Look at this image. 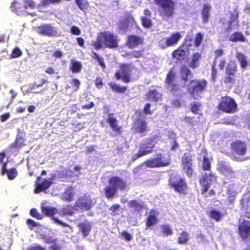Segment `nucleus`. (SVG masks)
Listing matches in <instances>:
<instances>
[{
	"label": "nucleus",
	"instance_id": "1",
	"mask_svg": "<svg viewBox=\"0 0 250 250\" xmlns=\"http://www.w3.org/2000/svg\"><path fill=\"white\" fill-rule=\"evenodd\" d=\"M119 42L117 35L112 32L104 31L98 34L96 41L91 44V46L96 50L102 47L115 49L118 47Z\"/></svg>",
	"mask_w": 250,
	"mask_h": 250
},
{
	"label": "nucleus",
	"instance_id": "2",
	"mask_svg": "<svg viewBox=\"0 0 250 250\" xmlns=\"http://www.w3.org/2000/svg\"><path fill=\"white\" fill-rule=\"evenodd\" d=\"M109 185L104 188L105 196L108 199L116 196L118 189L121 191L127 188L126 182L118 176H112L108 180Z\"/></svg>",
	"mask_w": 250,
	"mask_h": 250
},
{
	"label": "nucleus",
	"instance_id": "3",
	"mask_svg": "<svg viewBox=\"0 0 250 250\" xmlns=\"http://www.w3.org/2000/svg\"><path fill=\"white\" fill-rule=\"evenodd\" d=\"M160 15L164 18H169L175 14V3L173 0H154Z\"/></svg>",
	"mask_w": 250,
	"mask_h": 250
},
{
	"label": "nucleus",
	"instance_id": "4",
	"mask_svg": "<svg viewBox=\"0 0 250 250\" xmlns=\"http://www.w3.org/2000/svg\"><path fill=\"white\" fill-rule=\"evenodd\" d=\"M238 233L243 240L250 237V212L246 211L242 214L238 221Z\"/></svg>",
	"mask_w": 250,
	"mask_h": 250
},
{
	"label": "nucleus",
	"instance_id": "5",
	"mask_svg": "<svg viewBox=\"0 0 250 250\" xmlns=\"http://www.w3.org/2000/svg\"><path fill=\"white\" fill-rule=\"evenodd\" d=\"M207 84V81L205 79H193L190 82L188 91L193 99H198L200 97V94L206 89Z\"/></svg>",
	"mask_w": 250,
	"mask_h": 250
},
{
	"label": "nucleus",
	"instance_id": "6",
	"mask_svg": "<svg viewBox=\"0 0 250 250\" xmlns=\"http://www.w3.org/2000/svg\"><path fill=\"white\" fill-rule=\"evenodd\" d=\"M219 110L226 113H234L238 109L237 104L234 99L229 96L222 97L217 105Z\"/></svg>",
	"mask_w": 250,
	"mask_h": 250
},
{
	"label": "nucleus",
	"instance_id": "7",
	"mask_svg": "<svg viewBox=\"0 0 250 250\" xmlns=\"http://www.w3.org/2000/svg\"><path fill=\"white\" fill-rule=\"evenodd\" d=\"M169 187L180 195L185 196L188 190V183L184 178L170 177L168 183Z\"/></svg>",
	"mask_w": 250,
	"mask_h": 250
},
{
	"label": "nucleus",
	"instance_id": "8",
	"mask_svg": "<svg viewBox=\"0 0 250 250\" xmlns=\"http://www.w3.org/2000/svg\"><path fill=\"white\" fill-rule=\"evenodd\" d=\"M193 155L189 152H185L181 158V164L183 171L189 177L194 174Z\"/></svg>",
	"mask_w": 250,
	"mask_h": 250
},
{
	"label": "nucleus",
	"instance_id": "9",
	"mask_svg": "<svg viewBox=\"0 0 250 250\" xmlns=\"http://www.w3.org/2000/svg\"><path fill=\"white\" fill-rule=\"evenodd\" d=\"M146 166L149 168L162 167L169 166L171 163L170 159L163 160L162 154H157L156 157L148 159L144 162Z\"/></svg>",
	"mask_w": 250,
	"mask_h": 250
},
{
	"label": "nucleus",
	"instance_id": "10",
	"mask_svg": "<svg viewBox=\"0 0 250 250\" xmlns=\"http://www.w3.org/2000/svg\"><path fill=\"white\" fill-rule=\"evenodd\" d=\"M155 146L153 138H150L141 144L140 149L132 156V160L135 161L138 158L151 153Z\"/></svg>",
	"mask_w": 250,
	"mask_h": 250
},
{
	"label": "nucleus",
	"instance_id": "11",
	"mask_svg": "<svg viewBox=\"0 0 250 250\" xmlns=\"http://www.w3.org/2000/svg\"><path fill=\"white\" fill-rule=\"evenodd\" d=\"M130 71L128 64L121 63L119 65V69L114 73V76L117 80H121L125 83H128L131 81Z\"/></svg>",
	"mask_w": 250,
	"mask_h": 250
},
{
	"label": "nucleus",
	"instance_id": "12",
	"mask_svg": "<svg viewBox=\"0 0 250 250\" xmlns=\"http://www.w3.org/2000/svg\"><path fill=\"white\" fill-rule=\"evenodd\" d=\"M176 76L173 69L169 70L167 74L165 82L167 87L174 96H178L177 91L180 89V85L175 82Z\"/></svg>",
	"mask_w": 250,
	"mask_h": 250
},
{
	"label": "nucleus",
	"instance_id": "13",
	"mask_svg": "<svg viewBox=\"0 0 250 250\" xmlns=\"http://www.w3.org/2000/svg\"><path fill=\"white\" fill-rule=\"evenodd\" d=\"M36 31L43 36L48 37L59 36V33L56 27L52 25L51 23L42 24L36 27Z\"/></svg>",
	"mask_w": 250,
	"mask_h": 250
},
{
	"label": "nucleus",
	"instance_id": "14",
	"mask_svg": "<svg viewBox=\"0 0 250 250\" xmlns=\"http://www.w3.org/2000/svg\"><path fill=\"white\" fill-rule=\"evenodd\" d=\"M215 180L216 177L212 172L208 173H205L199 179V184L201 186V194H205L210 187L212 182Z\"/></svg>",
	"mask_w": 250,
	"mask_h": 250
},
{
	"label": "nucleus",
	"instance_id": "15",
	"mask_svg": "<svg viewBox=\"0 0 250 250\" xmlns=\"http://www.w3.org/2000/svg\"><path fill=\"white\" fill-rule=\"evenodd\" d=\"M74 206L83 211L89 210L92 207V199L84 194L76 200Z\"/></svg>",
	"mask_w": 250,
	"mask_h": 250
},
{
	"label": "nucleus",
	"instance_id": "16",
	"mask_svg": "<svg viewBox=\"0 0 250 250\" xmlns=\"http://www.w3.org/2000/svg\"><path fill=\"white\" fill-rule=\"evenodd\" d=\"M230 149L233 153L238 155H245L247 152V146L245 142L235 140L230 144Z\"/></svg>",
	"mask_w": 250,
	"mask_h": 250
},
{
	"label": "nucleus",
	"instance_id": "17",
	"mask_svg": "<svg viewBox=\"0 0 250 250\" xmlns=\"http://www.w3.org/2000/svg\"><path fill=\"white\" fill-rule=\"evenodd\" d=\"M217 169L227 179L235 178V172L233 168L226 162H219L218 163Z\"/></svg>",
	"mask_w": 250,
	"mask_h": 250
},
{
	"label": "nucleus",
	"instance_id": "18",
	"mask_svg": "<svg viewBox=\"0 0 250 250\" xmlns=\"http://www.w3.org/2000/svg\"><path fill=\"white\" fill-rule=\"evenodd\" d=\"M37 179L38 181L36 182L35 190L37 193L45 191L53 183L52 178L45 179L39 176Z\"/></svg>",
	"mask_w": 250,
	"mask_h": 250
},
{
	"label": "nucleus",
	"instance_id": "19",
	"mask_svg": "<svg viewBox=\"0 0 250 250\" xmlns=\"http://www.w3.org/2000/svg\"><path fill=\"white\" fill-rule=\"evenodd\" d=\"M188 55V49L186 48L185 44H182L177 49L173 50L172 53V57L179 61L186 60Z\"/></svg>",
	"mask_w": 250,
	"mask_h": 250
},
{
	"label": "nucleus",
	"instance_id": "20",
	"mask_svg": "<svg viewBox=\"0 0 250 250\" xmlns=\"http://www.w3.org/2000/svg\"><path fill=\"white\" fill-rule=\"evenodd\" d=\"M181 38L179 32L172 34L168 38L166 39L165 43L163 42V40L159 41L160 46L162 48H165L168 46H173L176 45Z\"/></svg>",
	"mask_w": 250,
	"mask_h": 250
},
{
	"label": "nucleus",
	"instance_id": "21",
	"mask_svg": "<svg viewBox=\"0 0 250 250\" xmlns=\"http://www.w3.org/2000/svg\"><path fill=\"white\" fill-rule=\"evenodd\" d=\"M106 121L108 123L110 128L116 134L119 135L122 133L123 127L118 124V121L117 118L114 116V113H109L107 115Z\"/></svg>",
	"mask_w": 250,
	"mask_h": 250
},
{
	"label": "nucleus",
	"instance_id": "22",
	"mask_svg": "<svg viewBox=\"0 0 250 250\" xmlns=\"http://www.w3.org/2000/svg\"><path fill=\"white\" fill-rule=\"evenodd\" d=\"M132 129L135 133H145L148 130L146 120L141 118L133 122Z\"/></svg>",
	"mask_w": 250,
	"mask_h": 250
},
{
	"label": "nucleus",
	"instance_id": "23",
	"mask_svg": "<svg viewBox=\"0 0 250 250\" xmlns=\"http://www.w3.org/2000/svg\"><path fill=\"white\" fill-rule=\"evenodd\" d=\"M149 213L146 220V230H147L151 226L155 225L159 221L157 216L159 214V212L158 211L152 208L150 209Z\"/></svg>",
	"mask_w": 250,
	"mask_h": 250
},
{
	"label": "nucleus",
	"instance_id": "24",
	"mask_svg": "<svg viewBox=\"0 0 250 250\" xmlns=\"http://www.w3.org/2000/svg\"><path fill=\"white\" fill-rule=\"evenodd\" d=\"M144 43V39L137 35H130L127 36L126 45L129 48H133Z\"/></svg>",
	"mask_w": 250,
	"mask_h": 250
},
{
	"label": "nucleus",
	"instance_id": "25",
	"mask_svg": "<svg viewBox=\"0 0 250 250\" xmlns=\"http://www.w3.org/2000/svg\"><path fill=\"white\" fill-rule=\"evenodd\" d=\"M211 6L209 4H204L201 10V15L202 22L207 23L210 17Z\"/></svg>",
	"mask_w": 250,
	"mask_h": 250
},
{
	"label": "nucleus",
	"instance_id": "26",
	"mask_svg": "<svg viewBox=\"0 0 250 250\" xmlns=\"http://www.w3.org/2000/svg\"><path fill=\"white\" fill-rule=\"evenodd\" d=\"M180 73L181 79L185 82L188 81L193 77V74L186 65H183L181 67Z\"/></svg>",
	"mask_w": 250,
	"mask_h": 250
},
{
	"label": "nucleus",
	"instance_id": "27",
	"mask_svg": "<svg viewBox=\"0 0 250 250\" xmlns=\"http://www.w3.org/2000/svg\"><path fill=\"white\" fill-rule=\"evenodd\" d=\"M77 227L80 229L84 237H86L91 229V224L87 220L80 223Z\"/></svg>",
	"mask_w": 250,
	"mask_h": 250
},
{
	"label": "nucleus",
	"instance_id": "28",
	"mask_svg": "<svg viewBox=\"0 0 250 250\" xmlns=\"http://www.w3.org/2000/svg\"><path fill=\"white\" fill-rule=\"evenodd\" d=\"M42 213L47 217H53L58 213V209L54 207L42 206L41 207Z\"/></svg>",
	"mask_w": 250,
	"mask_h": 250
},
{
	"label": "nucleus",
	"instance_id": "29",
	"mask_svg": "<svg viewBox=\"0 0 250 250\" xmlns=\"http://www.w3.org/2000/svg\"><path fill=\"white\" fill-rule=\"evenodd\" d=\"M75 206H72L71 205H67L62 207L59 210H58V213L61 216H64L66 215L72 216L74 213Z\"/></svg>",
	"mask_w": 250,
	"mask_h": 250
},
{
	"label": "nucleus",
	"instance_id": "30",
	"mask_svg": "<svg viewBox=\"0 0 250 250\" xmlns=\"http://www.w3.org/2000/svg\"><path fill=\"white\" fill-rule=\"evenodd\" d=\"M229 40L231 42H244L246 41V38L244 36L242 33L236 31L233 32L229 36Z\"/></svg>",
	"mask_w": 250,
	"mask_h": 250
},
{
	"label": "nucleus",
	"instance_id": "31",
	"mask_svg": "<svg viewBox=\"0 0 250 250\" xmlns=\"http://www.w3.org/2000/svg\"><path fill=\"white\" fill-rule=\"evenodd\" d=\"M11 9L17 14H20L27 9V6L18 1H14L11 5Z\"/></svg>",
	"mask_w": 250,
	"mask_h": 250
},
{
	"label": "nucleus",
	"instance_id": "32",
	"mask_svg": "<svg viewBox=\"0 0 250 250\" xmlns=\"http://www.w3.org/2000/svg\"><path fill=\"white\" fill-rule=\"evenodd\" d=\"M202 58L201 54L198 52L194 53L192 54L191 60L190 62V66L194 69L199 66L200 61Z\"/></svg>",
	"mask_w": 250,
	"mask_h": 250
},
{
	"label": "nucleus",
	"instance_id": "33",
	"mask_svg": "<svg viewBox=\"0 0 250 250\" xmlns=\"http://www.w3.org/2000/svg\"><path fill=\"white\" fill-rule=\"evenodd\" d=\"M224 215L225 213H221L215 209H211L209 213V217L217 222L220 221Z\"/></svg>",
	"mask_w": 250,
	"mask_h": 250
},
{
	"label": "nucleus",
	"instance_id": "34",
	"mask_svg": "<svg viewBox=\"0 0 250 250\" xmlns=\"http://www.w3.org/2000/svg\"><path fill=\"white\" fill-rule=\"evenodd\" d=\"M237 70V67L236 64L231 62L227 64L226 68V74L230 75H235Z\"/></svg>",
	"mask_w": 250,
	"mask_h": 250
},
{
	"label": "nucleus",
	"instance_id": "35",
	"mask_svg": "<svg viewBox=\"0 0 250 250\" xmlns=\"http://www.w3.org/2000/svg\"><path fill=\"white\" fill-rule=\"evenodd\" d=\"M146 96L148 100H151L154 102L158 101L161 98V95L155 89L148 91Z\"/></svg>",
	"mask_w": 250,
	"mask_h": 250
},
{
	"label": "nucleus",
	"instance_id": "36",
	"mask_svg": "<svg viewBox=\"0 0 250 250\" xmlns=\"http://www.w3.org/2000/svg\"><path fill=\"white\" fill-rule=\"evenodd\" d=\"M62 199L66 202H70L74 200V193L72 191V188H67L63 193Z\"/></svg>",
	"mask_w": 250,
	"mask_h": 250
},
{
	"label": "nucleus",
	"instance_id": "37",
	"mask_svg": "<svg viewBox=\"0 0 250 250\" xmlns=\"http://www.w3.org/2000/svg\"><path fill=\"white\" fill-rule=\"evenodd\" d=\"M189 239L188 233L186 231H182L180 233L177 238V243L179 244L183 245L187 244Z\"/></svg>",
	"mask_w": 250,
	"mask_h": 250
},
{
	"label": "nucleus",
	"instance_id": "38",
	"mask_svg": "<svg viewBox=\"0 0 250 250\" xmlns=\"http://www.w3.org/2000/svg\"><path fill=\"white\" fill-rule=\"evenodd\" d=\"M236 57L240 62L242 68L245 69L249 65L246 57L244 54L237 52L236 54Z\"/></svg>",
	"mask_w": 250,
	"mask_h": 250
},
{
	"label": "nucleus",
	"instance_id": "39",
	"mask_svg": "<svg viewBox=\"0 0 250 250\" xmlns=\"http://www.w3.org/2000/svg\"><path fill=\"white\" fill-rule=\"evenodd\" d=\"M110 87L115 92L118 93H124L127 89L126 86H121L117 85L114 82H111L108 83Z\"/></svg>",
	"mask_w": 250,
	"mask_h": 250
},
{
	"label": "nucleus",
	"instance_id": "40",
	"mask_svg": "<svg viewBox=\"0 0 250 250\" xmlns=\"http://www.w3.org/2000/svg\"><path fill=\"white\" fill-rule=\"evenodd\" d=\"M128 207L134 208L135 211H141L143 209L144 206L142 204H140L135 200H130L128 203Z\"/></svg>",
	"mask_w": 250,
	"mask_h": 250
},
{
	"label": "nucleus",
	"instance_id": "41",
	"mask_svg": "<svg viewBox=\"0 0 250 250\" xmlns=\"http://www.w3.org/2000/svg\"><path fill=\"white\" fill-rule=\"evenodd\" d=\"M91 57L99 62V65L102 69H105L106 68V65L104 62V59L103 57H101L97 53L93 52L91 55Z\"/></svg>",
	"mask_w": 250,
	"mask_h": 250
},
{
	"label": "nucleus",
	"instance_id": "42",
	"mask_svg": "<svg viewBox=\"0 0 250 250\" xmlns=\"http://www.w3.org/2000/svg\"><path fill=\"white\" fill-rule=\"evenodd\" d=\"M75 2L82 11L85 12L87 10L89 4L86 0H75Z\"/></svg>",
	"mask_w": 250,
	"mask_h": 250
},
{
	"label": "nucleus",
	"instance_id": "43",
	"mask_svg": "<svg viewBox=\"0 0 250 250\" xmlns=\"http://www.w3.org/2000/svg\"><path fill=\"white\" fill-rule=\"evenodd\" d=\"M238 23H234V22L232 21H229L228 26L225 29L224 32L228 34L232 30L238 29Z\"/></svg>",
	"mask_w": 250,
	"mask_h": 250
},
{
	"label": "nucleus",
	"instance_id": "44",
	"mask_svg": "<svg viewBox=\"0 0 250 250\" xmlns=\"http://www.w3.org/2000/svg\"><path fill=\"white\" fill-rule=\"evenodd\" d=\"M144 49H142L139 50H134L131 52H129L125 55V56H127L130 55L132 57L135 58H141L144 56Z\"/></svg>",
	"mask_w": 250,
	"mask_h": 250
},
{
	"label": "nucleus",
	"instance_id": "45",
	"mask_svg": "<svg viewBox=\"0 0 250 250\" xmlns=\"http://www.w3.org/2000/svg\"><path fill=\"white\" fill-rule=\"evenodd\" d=\"M202 168L204 170L210 171L211 165L208 158L206 155L203 156L202 160Z\"/></svg>",
	"mask_w": 250,
	"mask_h": 250
},
{
	"label": "nucleus",
	"instance_id": "46",
	"mask_svg": "<svg viewBox=\"0 0 250 250\" xmlns=\"http://www.w3.org/2000/svg\"><path fill=\"white\" fill-rule=\"evenodd\" d=\"M18 173L16 168L13 167L8 169L7 176L9 180H13L18 176Z\"/></svg>",
	"mask_w": 250,
	"mask_h": 250
},
{
	"label": "nucleus",
	"instance_id": "47",
	"mask_svg": "<svg viewBox=\"0 0 250 250\" xmlns=\"http://www.w3.org/2000/svg\"><path fill=\"white\" fill-rule=\"evenodd\" d=\"M29 214L32 217L38 220H42L44 217L43 215L39 213L37 209L35 208H31L30 210Z\"/></svg>",
	"mask_w": 250,
	"mask_h": 250
},
{
	"label": "nucleus",
	"instance_id": "48",
	"mask_svg": "<svg viewBox=\"0 0 250 250\" xmlns=\"http://www.w3.org/2000/svg\"><path fill=\"white\" fill-rule=\"evenodd\" d=\"M82 67L81 63L78 61H74L72 62L71 69L73 73H79Z\"/></svg>",
	"mask_w": 250,
	"mask_h": 250
},
{
	"label": "nucleus",
	"instance_id": "49",
	"mask_svg": "<svg viewBox=\"0 0 250 250\" xmlns=\"http://www.w3.org/2000/svg\"><path fill=\"white\" fill-rule=\"evenodd\" d=\"M203 39V34L201 32L196 33L194 41V45L196 47H198L201 43Z\"/></svg>",
	"mask_w": 250,
	"mask_h": 250
},
{
	"label": "nucleus",
	"instance_id": "50",
	"mask_svg": "<svg viewBox=\"0 0 250 250\" xmlns=\"http://www.w3.org/2000/svg\"><path fill=\"white\" fill-rule=\"evenodd\" d=\"M238 11L237 8L234 9L232 12H230V20L234 23H238Z\"/></svg>",
	"mask_w": 250,
	"mask_h": 250
},
{
	"label": "nucleus",
	"instance_id": "51",
	"mask_svg": "<svg viewBox=\"0 0 250 250\" xmlns=\"http://www.w3.org/2000/svg\"><path fill=\"white\" fill-rule=\"evenodd\" d=\"M22 55V51L19 47H15L12 50L10 57L12 59L17 58Z\"/></svg>",
	"mask_w": 250,
	"mask_h": 250
},
{
	"label": "nucleus",
	"instance_id": "52",
	"mask_svg": "<svg viewBox=\"0 0 250 250\" xmlns=\"http://www.w3.org/2000/svg\"><path fill=\"white\" fill-rule=\"evenodd\" d=\"M228 194V202L229 204H232L235 200L236 193L234 191H232L230 189L227 191Z\"/></svg>",
	"mask_w": 250,
	"mask_h": 250
},
{
	"label": "nucleus",
	"instance_id": "53",
	"mask_svg": "<svg viewBox=\"0 0 250 250\" xmlns=\"http://www.w3.org/2000/svg\"><path fill=\"white\" fill-rule=\"evenodd\" d=\"M235 75H230L226 74V76L223 79V82L225 83H235Z\"/></svg>",
	"mask_w": 250,
	"mask_h": 250
},
{
	"label": "nucleus",
	"instance_id": "54",
	"mask_svg": "<svg viewBox=\"0 0 250 250\" xmlns=\"http://www.w3.org/2000/svg\"><path fill=\"white\" fill-rule=\"evenodd\" d=\"M162 232L166 235H170L172 234L173 231L170 227L167 225L161 226Z\"/></svg>",
	"mask_w": 250,
	"mask_h": 250
},
{
	"label": "nucleus",
	"instance_id": "55",
	"mask_svg": "<svg viewBox=\"0 0 250 250\" xmlns=\"http://www.w3.org/2000/svg\"><path fill=\"white\" fill-rule=\"evenodd\" d=\"M201 106V104L197 102H194L192 104L190 109L191 111L195 114H197L198 111L199 110V107Z\"/></svg>",
	"mask_w": 250,
	"mask_h": 250
},
{
	"label": "nucleus",
	"instance_id": "56",
	"mask_svg": "<svg viewBox=\"0 0 250 250\" xmlns=\"http://www.w3.org/2000/svg\"><path fill=\"white\" fill-rule=\"evenodd\" d=\"M143 25L146 28H149L151 26V20L146 17H143L141 19Z\"/></svg>",
	"mask_w": 250,
	"mask_h": 250
},
{
	"label": "nucleus",
	"instance_id": "57",
	"mask_svg": "<svg viewBox=\"0 0 250 250\" xmlns=\"http://www.w3.org/2000/svg\"><path fill=\"white\" fill-rule=\"evenodd\" d=\"M53 220L55 221V222H56V223H57L58 224H59V225L62 226V227H68L69 228V230L67 231V232H72L73 231L72 227H71L68 224L62 222V221L56 218H53Z\"/></svg>",
	"mask_w": 250,
	"mask_h": 250
},
{
	"label": "nucleus",
	"instance_id": "58",
	"mask_svg": "<svg viewBox=\"0 0 250 250\" xmlns=\"http://www.w3.org/2000/svg\"><path fill=\"white\" fill-rule=\"evenodd\" d=\"M26 224L28 226L29 229L31 230L38 226V224L31 219H27Z\"/></svg>",
	"mask_w": 250,
	"mask_h": 250
},
{
	"label": "nucleus",
	"instance_id": "59",
	"mask_svg": "<svg viewBox=\"0 0 250 250\" xmlns=\"http://www.w3.org/2000/svg\"><path fill=\"white\" fill-rule=\"evenodd\" d=\"M70 33L74 35H80L81 34V30L76 26L73 25L71 27Z\"/></svg>",
	"mask_w": 250,
	"mask_h": 250
},
{
	"label": "nucleus",
	"instance_id": "60",
	"mask_svg": "<svg viewBox=\"0 0 250 250\" xmlns=\"http://www.w3.org/2000/svg\"><path fill=\"white\" fill-rule=\"evenodd\" d=\"M24 145V140L22 138H16L14 142V147L15 148H20L21 146Z\"/></svg>",
	"mask_w": 250,
	"mask_h": 250
},
{
	"label": "nucleus",
	"instance_id": "61",
	"mask_svg": "<svg viewBox=\"0 0 250 250\" xmlns=\"http://www.w3.org/2000/svg\"><path fill=\"white\" fill-rule=\"evenodd\" d=\"M151 104L149 103H147L145 105L144 108V113L146 115H151L152 112L150 109Z\"/></svg>",
	"mask_w": 250,
	"mask_h": 250
},
{
	"label": "nucleus",
	"instance_id": "62",
	"mask_svg": "<svg viewBox=\"0 0 250 250\" xmlns=\"http://www.w3.org/2000/svg\"><path fill=\"white\" fill-rule=\"evenodd\" d=\"M121 234L122 237H123L125 240L127 241H130L133 238V236L127 231H123Z\"/></svg>",
	"mask_w": 250,
	"mask_h": 250
},
{
	"label": "nucleus",
	"instance_id": "63",
	"mask_svg": "<svg viewBox=\"0 0 250 250\" xmlns=\"http://www.w3.org/2000/svg\"><path fill=\"white\" fill-rule=\"evenodd\" d=\"M61 0H42V3L43 5H47L50 3H59Z\"/></svg>",
	"mask_w": 250,
	"mask_h": 250
},
{
	"label": "nucleus",
	"instance_id": "64",
	"mask_svg": "<svg viewBox=\"0 0 250 250\" xmlns=\"http://www.w3.org/2000/svg\"><path fill=\"white\" fill-rule=\"evenodd\" d=\"M216 74H217V71L215 68V63H214L211 65V79H212V81L213 82L215 81L216 80Z\"/></svg>",
	"mask_w": 250,
	"mask_h": 250
}]
</instances>
